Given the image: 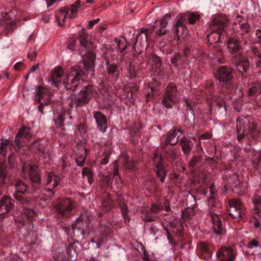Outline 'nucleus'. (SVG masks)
I'll return each instance as SVG.
<instances>
[{"label": "nucleus", "mask_w": 261, "mask_h": 261, "mask_svg": "<svg viewBox=\"0 0 261 261\" xmlns=\"http://www.w3.org/2000/svg\"><path fill=\"white\" fill-rule=\"evenodd\" d=\"M60 178L52 173H49L46 177V181L45 186L46 189L48 191H52L60 184Z\"/></svg>", "instance_id": "20"}, {"label": "nucleus", "mask_w": 261, "mask_h": 261, "mask_svg": "<svg viewBox=\"0 0 261 261\" xmlns=\"http://www.w3.org/2000/svg\"><path fill=\"white\" fill-rule=\"evenodd\" d=\"M37 55L36 51L35 49H31L28 54V57L31 60H33Z\"/></svg>", "instance_id": "48"}, {"label": "nucleus", "mask_w": 261, "mask_h": 261, "mask_svg": "<svg viewBox=\"0 0 261 261\" xmlns=\"http://www.w3.org/2000/svg\"><path fill=\"white\" fill-rule=\"evenodd\" d=\"M95 91L91 85L84 86L77 96L71 98L70 102L71 107L74 106L79 107L89 102V100L94 95Z\"/></svg>", "instance_id": "6"}, {"label": "nucleus", "mask_w": 261, "mask_h": 261, "mask_svg": "<svg viewBox=\"0 0 261 261\" xmlns=\"http://www.w3.org/2000/svg\"><path fill=\"white\" fill-rule=\"evenodd\" d=\"M10 15L8 13H5L3 15L4 18L0 21V27L3 28L4 29L6 30H12L13 29V26L14 24V21L9 18Z\"/></svg>", "instance_id": "23"}, {"label": "nucleus", "mask_w": 261, "mask_h": 261, "mask_svg": "<svg viewBox=\"0 0 261 261\" xmlns=\"http://www.w3.org/2000/svg\"><path fill=\"white\" fill-rule=\"evenodd\" d=\"M38 68V66L35 65V66H32L31 68L30 71H31V72H33L35 71Z\"/></svg>", "instance_id": "60"}, {"label": "nucleus", "mask_w": 261, "mask_h": 261, "mask_svg": "<svg viewBox=\"0 0 261 261\" xmlns=\"http://www.w3.org/2000/svg\"><path fill=\"white\" fill-rule=\"evenodd\" d=\"M74 207V203L70 198L61 200L55 206L56 212L62 216L68 217L70 216Z\"/></svg>", "instance_id": "9"}, {"label": "nucleus", "mask_w": 261, "mask_h": 261, "mask_svg": "<svg viewBox=\"0 0 261 261\" xmlns=\"http://www.w3.org/2000/svg\"><path fill=\"white\" fill-rule=\"evenodd\" d=\"M207 138H208V136L205 135H202L200 137V140L202 139H207Z\"/></svg>", "instance_id": "63"}, {"label": "nucleus", "mask_w": 261, "mask_h": 261, "mask_svg": "<svg viewBox=\"0 0 261 261\" xmlns=\"http://www.w3.org/2000/svg\"><path fill=\"white\" fill-rule=\"evenodd\" d=\"M22 170L24 172H29L31 180H32V188L34 190H30L28 186L21 180H18L15 184L16 193H14L13 196L16 200L19 201L22 205H29L32 201L25 196L21 195L25 192L28 193H32L40 187L41 178L38 174V168L33 167L29 164H24L22 167Z\"/></svg>", "instance_id": "2"}, {"label": "nucleus", "mask_w": 261, "mask_h": 261, "mask_svg": "<svg viewBox=\"0 0 261 261\" xmlns=\"http://www.w3.org/2000/svg\"><path fill=\"white\" fill-rule=\"evenodd\" d=\"M196 147L197 149V151L199 154H200L199 150L202 152L203 153V150L202 149V147L201 145V142H199L198 143L196 144Z\"/></svg>", "instance_id": "55"}, {"label": "nucleus", "mask_w": 261, "mask_h": 261, "mask_svg": "<svg viewBox=\"0 0 261 261\" xmlns=\"http://www.w3.org/2000/svg\"><path fill=\"white\" fill-rule=\"evenodd\" d=\"M95 244H96V248H100V247L101 245L102 241H99L98 242H96Z\"/></svg>", "instance_id": "64"}, {"label": "nucleus", "mask_w": 261, "mask_h": 261, "mask_svg": "<svg viewBox=\"0 0 261 261\" xmlns=\"http://www.w3.org/2000/svg\"><path fill=\"white\" fill-rule=\"evenodd\" d=\"M94 118L99 130L102 133L106 132L107 128V120L106 117L101 112H96L94 113Z\"/></svg>", "instance_id": "19"}, {"label": "nucleus", "mask_w": 261, "mask_h": 261, "mask_svg": "<svg viewBox=\"0 0 261 261\" xmlns=\"http://www.w3.org/2000/svg\"><path fill=\"white\" fill-rule=\"evenodd\" d=\"M250 27L247 23H242L237 30L238 34L242 36L245 35L248 33Z\"/></svg>", "instance_id": "35"}, {"label": "nucleus", "mask_w": 261, "mask_h": 261, "mask_svg": "<svg viewBox=\"0 0 261 261\" xmlns=\"http://www.w3.org/2000/svg\"><path fill=\"white\" fill-rule=\"evenodd\" d=\"M229 214L234 218H241L242 205L240 201L238 199H232L229 201Z\"/></svg>", "instance_id": "16"}, {"label": "nucleus", "mask_w": 261, "mask_h": 261, "mask_svg": "<svg viewBox=\"0 0 261 261\" xmlns=\"http://www.w3.org/2000/svg\"><path fill=\"white\" fill-rule=\"evenodd\" d=\"M216 77L222 82L229 81L232 77L231 69L225 66H221L217 71Z\"/></svg>", "instance_id": "15"}, {"label": "nucleus", "mask_w": 261, "mask_h": 261, "mask_svg": "<svg viewBox=\"0 0 261 261\" xmlns=\"http://www.w3.org/2000/svg\"><path fill=\"white\" fill-rule=\"evenodd\" d=\"M114 170L113 172V178H115V182L117 185V187H119L121 185V179L120 176L119 175V169L117 163V161H115L114 163Z\"/></svg>", "instance_id": "31"}, {"label": "nucleus", "mask_w": 261, "mask_h": 261, "mask_svg": "<svg viewBox=\"0 0 261 261\" xmlns=\"http://www.w3.org/2000/svg\"><path fill=\"white\" fill-rule=\"evenodd\" d=\"M79 149L81 152H79L77 150L76 151V153L77 155L76 162L78 166H83L86 157V149L83 145L79 146Z\"/></svg>", "instance_id": "25"}, {"label": "nucleus", "mask_w": 261, "mask_h": 261, "mask_svg": "<svg viewBox=\"0 0 261 261\" xmlns=\"http://www.w3.org/2000/svg\"><path fill=\"white\" fill-rule=\"evenodd\" d=\"M147 32V29H142L140 34L137 36L136 41L134 45V48L136 53L140 54L147 48L148 46Z\"/></svg>", "instance_id": "11"}, {"label": "nucleus", "mask_w": 261, "mask_h": 261, "mask_svg": "<svg viewBox=\"0 0 261 261\" xmlns=\"http://www.w3.org/2000/svg\"><path fill=\"white\" fill-rule=\"evenodd\" d=\"M55 0H46V4L48 7L51 6L52 5H53L55 2Z\"/></svg>", "instance_id": "57"}, {"label": "nucleus", "mask_w": 261, "mask_h": 261, "mask_svg": "<svg viewBox=\"0 0 261 261\" xmlns=\"http://www.w3.org/2000/svg\"><path fill=\"white\" fill-rule=\"evenodd\" d=\"M253 202L254 204L256 213L258 215V217L261 218L260 214L261 213L259 209L261 207V196L259 195H255L252 199Z\"/></svg>", "instance_id": "33"}, {"label": "nucleus", "mask_w": 261, "mask_h": 261, "mask_svg": "<svg viewBox=\"0 0 261 261\" xmlns=\"http://www.w3.org/2000/svg\"><path fill=\"white\" fill-rule=\"evenodd\" d=\"M13 207V200L8 196H3L0 200V215L9 213Z\"/></svg>", "instance_id": "17"}, {"label": "nucleus", "mask_w": 261, "mask_h": 261, "mask_svg": "<svg viewBox=\"0 0 261 261\" xmlns=\"http://www.w3.org/2000/svg\"><path fill=\"white\" fill-rule=\"evenodd\" d=\"M32 201L31 203V204L29 205H23L24 207L25 208L24 210V214L28 217V218H30L33 217L35 215V212L31 208H27V207L31 206L32 203Z\"/></svg>", "instance_id": "41"}, {"label": "nucleus", "mask_w": 261, "mask_h": 261, "mask_svg": "<svg viewBox=\"0 0 261 261\" xmlns=\"http://www.w3.org/2000/svg\"><path fill=\"white\" fill-rule=\"evenodd\" d=\"M256 35L258 38L261 37V31L259 29L256 30Z\"/></svg>", "instance_id": "61"}, {"label": "nucleus", "mask_w": 261, "mask_h": 261, "mask_svg": "<svg viewBox=\"0 0 261 261\" xmlns=\"http://www.w3.org/2000/svg\"><path fill=\"white\" fill-rule=\"evenodd\" d=\"M31 138V129L27 127H22L18 132L14 141L16 151H19L20 148L22 146H27L29 147L30 149L35 152L37 151H41L39 141H35L30 145L28 143Z\"/></svg>", "instance_id": "4"}, {"label": "nucleus", "mask_w": 261, "mask_h": 261, "mask_svg": "<svg viewBox=\"0 0 261 261\" xmlns=\"http://www.w3.org/2000/svg\"><path fill=\"white\" fill-rule=\"evenodd\" d=\"M162 208V206H160V205L158 204H154L152 206L151 208H150V212L151 213H156L159 210H161Z\"/></svg>", "instance_id": "49"}, {"label": "nucleus", "mask_w": 261, "mask_h": 261, "mask_svg": "<svg viewBox=\"0 0 261 261\" xmlns=\"http://www.w3.org/2000/svg\"><path fill=\"white\" fill-rule=\"evenodd\" d=\"M177 132L180 133H183L181 129H177V128H173L168 132L167 138L165 141V145L170 144L171 145H174L177 143L179 136L177 137Z\"/></svg>", "instance_id": "21"}, {"label": "nucleus", "mask_w": 261, "mask_h": 261, "mask_svg": "<svg viewBox=\"0 0 261 261\" xmlns=\"http://www.w3.org/2000/svg\"><path fill=\"white\" fill-rule=\"evenodd\" d=\"M82 174L84 178L87 179L89 184H91L93 182V174L90 170L84 168L82 171Z\"/></svg>", "instance_id": "36"}, {"label": "nucleus", "mask_w": 261, "mask_h": 261, "mask_svg": "<svg viewBox=\"0 0 261 261\" xmlns=\"http://www.w3.org/2000/svg\"><path fill=\"white\" fill-rule=\"evenodd\" d=\"M207 219L212 221L213 224V228L216 234H220L222 233L224 226L222 224V217L220 214L211 210L208 212Z\"/></svg>", "instance_id": "12"}, {"label": "nucleus", "mask_w": 261, "mask_h": 261, "mask_svg": "<svg viewBox=\"0 0 261 261\" xmlns=\"http://www.w3.org/2000/svg\"><path fill=\"white\" fill-rule=\"evenodd\" d=\"M181 18L185 19V22L186 20H188V22L190 24H194L196 22L199 20L200 16L196 13H190L188 14H180L178 15Z\"/></svg>", "instance_id": "27"}, {"label": "nucleus", "mask_w": 261, "mask_h": 261, "mask_svg": "<svg viewBox=\"0 0 261 261\" xmlns=\"http://www.w3.org/2000/svg\"><path fill=\"white\" fill-rule=\"evenodd\" d=\"M144 219L145 221H151L153 220V218L152 216H150L149 214H147L144 216Z\"/></svg>", "instance_id": "54"}, {"label": "nucleus", "mask_w": 261, "mask_h": 261, "mask_svg": "<svg viewBox=\"0 0 261 261\" xmlns=\"http://www.w3.org/2000/svg\"><path fill=\"white\" fill-rule=\"evenodd\" d=\"M23 63L19 62L16 63L14 65L13 67L15 70H19L20 69V68L23 66Z\"/></svg>", "instance_id": "52"}, {"label": "nucleus", "mask_w": 261, "mask_h": 261, "mask_svg": "<svg viewBox=\"0 0 261 261\" xmlns=\"http://www.w3.org/2000/svg\"><path fill=\"white\" fill-rule=\"evenodd\" d=\"M155 172H156L158 176L160 178V181L162 182L164 181L166 173L163 167V162L161 160L156 164Z\"/></svg>", "instance_id": "30"}, {"label": "nucleus", "mask_w": 261, "mask_h": 261, "mask_svg": "<svg viewBox=\"0 0 261 261\" xmlns=\"http://www.w3.org/2000/svg\"><path fill=\"white\" fill-rule=\"evenodd\" d=\"M177 22L173 28L175 33L179 38H184L188 34V30L185 25V19L181 18L179 15L176 16Z\"/></svg>", "instance_id": "14"}, {"label": "nucleus", "mask_w": 261, "mask_h": 261, "mask_svg": "<svg viewBox=\"0 0 261 261\" xmlns=\"http://www.w3.org/2000/svg\"><path fill=\"white\" fill-rule=\"evenodd\" d=\"M227 47L231 54H238L241 48V41L235 38H231L227 41Z\"/></svg>", "instance_id": "22"}, {"label": "nucleus", "mask_w": 261, "mask_h": 261, "mask_svg": "<svg viewBox=\"0 0 261 261\" xmlns=\"http://www.w3.org/2000/svg\"><path fill=\"white\" fill-rule=\"evenodd\" d=\"M6 178V171L4 168L0 167V186L4 184ZM1 192L0 191V195Z\"/></svg>", "instance_id": "45"}, {"label": "nucleus", "mask_w": 261, "mask_h": 261, "mask_svg": "<svg viewBox=\"0 0 261 261\" xmlns=\"http://www.w3.org/2000/svg\"><path fill=\"white\" fill-rule=\"evenodd\" d=\"M110 156V153L109 151L106 152L102 155V158L101 160V164L103 165L107 164L109 162Z\"/></svg>", "instance_id": "46"}, {"label": "nucleus", "mask_w": 261, "mask_h": 261, "mask_svg": "<svg viewBox=\"0 0 261 261\" xmlns=\"http://www.w3.org/2000/svg\"><path fill=\"white\" fill-rule=\"evenodd\" d=\"M54 113L55 122L57 126L62 127L65 124L69 125L71 124V122L69 121L65 122L67 118L69 119L72 118L69 111L66 112L62 107L60 106L54 111Z\"/></svg>", "instance_id": "10"}, {"label": "nucleus", "mask_w": 261, "mask_h": 261, "mask_svg": "<svg viewBox=\"0 0 261 261\" xmlns=\"http://www.w3.org/2000/svg\"><path fill=\"white\" fill-rule=\"evenodd\" d=\"M198 249L203 253L210 254V249L208 245L204 242H200L198 245Z\"/></svg>", "instance_id": "39"}, {"label": "nucleus", "mask_w": 261, "mask_h": 261, "mask_svg": "<svg viewBox=\"0 0 261 261\" xmlns=\"http://www.w3.org/2000/svg\"><path fill=\"white\" fill-rule=\"evenodd\" d=\"M180 92L174 84H169L164 93L162 100L163 105L167 108H171L180 99Z\"/></svg>", "instance_id": "8"}, {"label": "nucleus", "mask_w": 261, "mask_h": 261, "mask_svg": "<svg viewBox=\"0 0 261 261\" xmlns=\"http://www.w3.org/2000/svg\"><path fill=\"white\" fill-rule=\"evenodd\" d=\"M187 105L190 108H192L193 107V103L190 101H189L188 100L186 101Z\"/></svg>", "instance_id": "62"}, {"label": "nucleus", "mask_w": 261, "mask_h": 261, "mask_svg": "<svg viewBox=\"0 0 261 261\" xmlns=\"http://www.w3.org/2000/svg\"><path fill=\"white\" fill-rule=\"evenodd\" d=\"M238 139L241 140L244 136L249 135L252 138L256 137L259 133L256 124L250 119L249 117H240L237 120Z\"/></svg>", "instance_id": "3"}, {"label": "nucleus", "mask_w": 261, "mask_h": 261, "mask_svg": "<svg viewBox=\"0 0 261 261\" xmlns=\"http://www.w3.org/2000/svg\"><path fill=\"white\" fill-rule=\"evenodd\" d=\"M209 56H210V57L211 58H213V59H214L215 61H217V62H219V63H223V61H222L221 60V59H220V57H219L220 56H219V55H217V56H215V57H213L212 56H211L210 55H209Z\"/></svg>", "instance_id": "53"}, {"label": "nucleus", "mask_w": 261, "mask_h": 261, "mask_svg": "<svg viewBox=\"0 0 261 261\" xmlns=\"http://www.w3.org/2000/svg\"><path fill=\"white\" fill-rule=\"evenodd\" d=\"M233 58L236 61H238L237 68L239 71L241 73L246 72L249 67L248 59L240 54L234 56Z\"/></svg>", "instance_id": "18"}, {"label": "nucleus", "mask_w": 261, "mask_h": 261, "mask_svg": "<svg viewBox=\"0 0 261 261\" xmlns=\"http://www.w3.org/2000/svg\"><path fill=\"white\" fill-rule=\"evenodd\" d=\"M201 158L200 155L194 156L191 160L189 165L192 167H198L200 166Z\"/></svg>", "instance_id": "37"}, {"label": "nucleus", "mask_w": 261, "mask_h": 261, "mask_svg": "<svg viewBox=\"0 0 261 261\" xmlns=\"http://www.w3.org/2000/svg\"><path fill=\"white\" fill-rule=\"evenodd\" d=\"M120 206L121 209L122 214L124 218L125 221H126L127 220L128 221H129V219L127 216L128 209L127 205L124 203H122L120 204Z\"/></svg>", "instance_id": "42"}, {"label": "nucleus", "mask_w": 261, "mask_h": 261, "mask_svg": "<svg viewBox=\"0 0 261 261\" xmlns=\"http://www.w3.org/2000/svg\"><path fill=\"white\" fill-rule=\"evenodd\" d=\"M170 19V14H166L165 16L160 20V29L158 30L156 32V34L158 36L163 35L166 34V30L164 29L167 25L169 20Z\"/></svg>", "instance_id": "24"}, {"label": "nucleus", "mask_w": 261, "mask_h": 261, "mask_svg": "<svg viewBox=\"0 0 261 261\" xmlns=\"http://www.w3.org/2000/svg\"><path fill=\"white\" fill-rule=\"evenodd\" d=\"M254 225L255 228H259L260 226V223L259 221L255 220L254 223Z\"/></svg>", "instance_id": "59"}, {"label": "nucleus", "mask_w": 261, "mask_h": 261, "mask_svg": "<svg viewBox=\"0 0 261 261\" xmlns=\"http://www.w3.org/2000/svg\"><path fill=\"white\" fill-rule=\"evenodd\" d=\"M148 61L153 68L156 69H160L162 62L158 56L155 54H151L149 57Z\"/></svg>", "instance_id": "29"}, {"label": "nucleus", "mask_w": 261, "mask_h": 261, "mask_svg": "<svg viewBox=\"0 0 261 261\" xmlns=\"http://www.w3.org/2000/svg\"><path fill=\"white\" fill-rule=\"evenodd\" d=\"M46 94V90L44 88L39 86L38 89L37 93L35 95V100L43 104V102H42V100Z\"/></svg>", "instance_id": "32"}, {"label": "nucleus", "mask_w": 261, "mask_h": 261, "mask_svg": "<svg viewBox=\"0 0 261 261\" xmlns=\"http://www.w3.org/2000/svg\"><path fill=\"white\" fill-rule=\"evenodd\" d=\"M261 91V86L259 84H255L249 88L248 92L250 95L259 93Z\"/></svg>", "instance_id": "38"}, {"label": "nucleus", "mask_w": 261, "mask_h": 261, "mask_svg": "<svg viewBox=\"0 0 261 261\" xmlns=\"http://www.w3.org/2000/svg\"><path fill=\"white\" fill-rule=\"evenodd\" d=\"M72 230L75 237H80L81 236H83L84 231L83 229L79 228L75 225H73Z\"/></svg>", "instance_id": "43"}, {"label": "nucleus", "mask_w": 261, "mask_h": 261, "mask_svg": "<svg viewBox=\"0 0 261 261\" xmlns=\"http://www.w3.org/2000/svg\"><path fill=\"white\" fill-rule=\"evenodd\" d=\"M80 43L81 45V57L83 59L85 71L81 69H72L70 72L65 74L63 69L60 67L54 68L51 71V80L49 82L54 86L57 87L62 82L65 87L68 90H75L83 82L86 75H94V64L95 55L93 50L96 47V45L88 39V35L84 32L81 33Z\"/></svg>", "instance_id": "1"}, {"label": "nucleus", "mask_w": 261, "mask_h": 261, "mask_svg": "<svg viewBox=\"0 0 261 261\" xmlns=\"http://www.w3.org/2000/svg\"><path fill=\"white\" fill-rule=\"evenodd\" d=\"M49 17L47 15H43L42 16V20L45 22H48L49 21Z\"/></svg>", "instance_id": "58"}, {"label": "nucleus", "mask_w": 261, "mask_h": 261, "mask_svg": "<svg viewBox=\"0 0 261 261\" xmlns=\"http://www.w3.org/2000/svg\"><path fill=\"white\" fill-rule=\"evenodd\" d=\"M111 51V50L107 49L106 51L103 53L102 57L106 61L108 73L111 74H113L116 70L117 65L115 64H109V57L108 55L110 54Z\"/></svg>", "instance_id": "28"}, {"label": "nucleus", "mask_w": 261, "mask_h": 261, "mask_svg": "<svg viewBox=\"0 0 261 261\" xmlns=\"http://www.w3.org/2000/svg\"><path fill=\"white\" fill-rule=\"evenodd\" d=\"M248 247L250 249L261 248L259 242L255 239L252 240L248 243Z\"/></svg>", "instance_id": "44"}, {"label": "nucleus", "mask_w": 261, "mask_h": 261, "mask_svg": "<svg viewBox=\"0 0 261 261\" xmlns=\"http://www.w3.org/2000/svg\"><path fill=\"white\" fill-rule=\"evenodd\" d=\"M179 58V55H175L171 59V63L175 67H177V61Z\"/></svg>", "instance_id": "51"}, {"label": "nucleus", "mask_w": 261, "mask_h": 261, "mask_svg": "<svg viewBox=\"0 0 261 261\" xmlns=\"http://www.w3.org/2000/svg\"><path fill=\"white\" fill-rule=\"evenodd\" d=\"M214 201H215V199H214V197L213 195H212V196L208 200V205H209L214 206Z\"/></svg>", "instance_id": "56"}, {"label": "nucleus", "mask_w": 261, "mask_h": 261, "mask_svg": "<svg viewBox=\"0 0 261 261\" xmlns=\"http://www.w3.org/2000/svg\"><path fill=\"white\" fill-rule=\"evenodd\" d=\"M13 146L12 143L11 141L9 140H5V142L3 141L2 143V145L1 148L3 149H7V147H9L10 149H11V147Z\"/></svg>", "instance_id": "47"}, {"label": "nucleus", "mask_w": 261, "mask_h": 261, "mask_svg": "<svg viewBox=\"0 0 261 261\" xmlns=\"http://www.w3.org/2000/svg\"><path fill=\"white\" fill-rule=\"evenodd\" d=\"M100 19L99 18H97L96 19H94L91 20L89 22L88 28L91 29L95 24L99 21Z\"/></svg>", "instance_id": "50"}, {"label": "nucleus", "mask_w": 261, "mask_h": 261, "mask_svg": "<svg viewBox=\"0 0 261 261\" xmlns=\"http://www.w3.org/2000/svg\"><path fill=\"white\" fill-rule=\"evenodd\" d=\"M103 186L110 187L112 184L113 178L110 175L104 176L101 178Z\"/></svg>", "instance_id": "40"}, {"label": "nucleus", "mask_w": 261, "mask_h": 261, "mask_svg": "<svg viewBox=\"0 0 261 261\" xmlns=\"http://www.w3.org/2000/svg\"><path fill=\"white\" fill-rule=\"evenodd\" d=\"M227 22L226 17L223 14L216 15L213 18L211 24L213 32L207 37L210 43H217L220 41L222 32L226 28Z\"/></svg>", "instance_id": "5"}, {"label": "nucleus", "mask_w": 261, "mask_h": 261, "mask_svg": "<svg viewBox=\"0 0 261 261\" xmlns=\"http://www.w3.org/2000/svg\"><path fill=\"white\" fill-rule=\"evenodd\" d=\"M181 149L185 154H188L191 151L193 144L191 141L184 137L179 140Z\"/></svg>", "instance_id": "26"}, {"label": "nucleus", "mask_w": 261, "mask_h": 261, "mask_svg": "<svg viewBox=\"0 0 261 261\" xmlns=\"http://www.w3.org/2000/svg\"><path fill=\"white\" fill-rule=\"evenodd\" d=\"M82 6L80 1H76L70 5V8H61L56 14V18L59 24L63 26L65 24L64 21L66 18L75 17L77 14V9Z\"/></svg>", "instance_id": "7"}, {"label": "nucleus", "mask_w": 261, "mask_h": 261, "mask_svg": "<svg viewBox=\"0 0 261 261\" xmlns=\"http://www.w3.org/2000/svg\"><path fill=\"white\" fill-rule=\"evenodd\" d=\"M237 253L230 247H222L216 253L219 261H234Z\"/></svg>", "instance_id": "13"}, {"label": "nucleus", "mask_w": 261, "mask_h": 261, "mask_svg": "<svg viewBox=\"0 0 261 261\" xmlns=\"http://www.w3.org/2000/svg\"><path fill=\"white\" fill-rule=\"evenodd\" d=\"M115 42L117 44L118 49L121 51L124 50L127 46V43L124 37L120 39L116 38L115 40Z\"/></svg>", "instance_id": "34"}]
</instances>
